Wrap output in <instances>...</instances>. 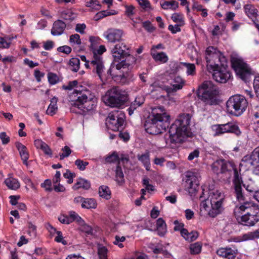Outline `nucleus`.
Instances as JSON below:
<instances>
[{
  "mask_svg": "<svg viewBox=\"0 0 259 259\" xmlns=\"http://www.w3.org/2000/svg\"><path fill=\"white\" fill-rule=\"evenodd\" d=\"M151 55L155 61H159L161 63H166L168 61V57L163 52L158 53L154 49H151Z\"/></svg>",
  "mask_w": 259,
  "mask_h": 259,
  "instance_id": "obj_25",
  "label": "nucleus"
},
{
  "mask_svg": "<svg viewBox=\"0 0 259 259\" xmlns=\"http://www.w3.org/2000/svg\"><path fill=\"white\" fill-rule=\"evenodd\" d=\"M75 164L79 170H84L85 169L86 166L89 164V162L84 161L80 159H78L75 160Z\"/></svg>",
  "mask_w": 259,
  "mask_h": 259,
  "instance_id": "obj_52",
  "label": "nucleus"
},
{
  "mask_svg": "<svg viewBox=\"0 0 259 259\" xmlns=\"http://www.w3.org/2000/svg\"><path fill=\"white\" fill-rule=\"evenodd\" d=\"M123 73L115 77V79L117 80H119V81L122 84L128 83L132 80L133 75L131 72L122 70Z\"/></svg>",
  "mask_w": 259,
  "mask_h": 259,
  "instance_id": "obj_28",
  "label": "nucleus"
},
{
  "mask_svg": "<svg viewBox=\"0 0 259 259\" xmlns=\"http://www.w3.org/2000/svg\"><path fill=\"white\" fill-rule=\"evenodd\" d=\"M218 255L227 258L233 259L235 257L234 251L231 248H221L217 251Z\"/></svg>",
  "mask_w": 259,
  "mask_h": 259,
  "instance_id": "obj_26",
  "label": "nucleus"
},
{
  "mask_svg": "<svg viewBox=\"0 0 259 259\" xmlns=\"http://www.w3.org/2000/svg\"><path fill=\"white\" fill-rule=\"evenodd\" d=\"M185 176V189L191 196L194 195L199 188L200 174L196 170L188 171Z\"/></svg>",
  "mask_w": 259,
  "mask_h": 259,
  "instance_id": "obj_13",
  "label": "nucleus"
},
{
  "mask_svg": "<svg viewBox=\"0 0 259 259\" xmlns=\"http://www.w3.org/2000/svg\"><path fill=\"white\" fill-rule=\"evenodd\" d=\"M208 198L210 203H223L225 196L224 194L219 190H210L209 193Z\"/></svg>",
  "mask_w": 259,
  "mask_h": 259,
  "instance_id": "obj_20",
  "label": "nucleus"
},
{
  "mask_svg": "<svg viewBox=\"0 0 259 259\" xmlns=\"http://www.w3.org/2000/svg\"><path fill=\"white\" fill-rule=\"evenodd\" d=\"M66 24L62 21L58 20L53 25L51 29V34L53 35H59L63 33Z\"/></svg>",
  "mask_w": 259,
  "mask_h": 259,
  "instance_id": "obj_22",
  "label": "nucleus"
},
{
  "mask_svg": "<svg viewBox=\"0 0 259 259\" xmlns=\"http://www.w3.org/2000/svg\"><path fill=\"white\" fill-rule=\"evenodd\" d=\"M105 160L107 162L114 163L116 161H118L119 157L117 154L115 152L113 153L112 154L107 156Z\"/></svg>",
  "mask_w": 259,
  "mask_h": 259,
  "instance_id": "obj_57",
  "label": "nucleus"
},
{
  "mask_svg": "<svg viewBox=\"0 0 259 259\" xmlns=\"http://www.w3.org/2000/svg\"><path fill=\"white\" fill-rule=\"evenodd\" d=\"M113 58L112 66H115L116 69L129 70L136 63L137 59L131 55L130 48L123 42L116 44L111 50Z\"/></svg>",
  "mask_w": 259,
  "mask_h": 259,
  "instance_id": "obj_4",
  "label": "nucleus"
},
{
  "mask_svg": "<svg viewBox=\"0 0 259 259\" xmlns=\"http://www.w3.org/2000/svg\"><path fill=\"white\" fill-rule=\"evenodd\" d=\"M48 78L49 82L52 84L57 83L59 80L58 76L53 73L50 72L48 74Z\"/></svg>",
  "mask_w": 259,
  "mask_h": 259,
  "instance_id": "obj_55",
  "label": "nucleus"
},
{
  "mask_svg": "<svg viewBox=\"0 0 259 259\" xmlns=\"http://www.w3.org/2000/svg\"><path fill=\"white\" fill-rule=\"evenodd\" d=\"M161 6L163 9L176 10L179 6V4L175 1H164L160 3Z\"/></svg>",
  "mask_w": 259,
  "mask_h": 259,
  "instance_id": "obj_36",
  "label": "nucleus"
},
{
  "mask_svg": "<svg viewBox=\"0 0 259 259\" xmlns=\"http://www.w3.org/2000/svg\"><path fill=\"white\" fill-rule=\"evenodd\" d=\"M201 245L198 242L191 244L190 246V252L192 254H197L199 253L201 250Z\"/></svg>",
  "mask_w": 259,
  "mask_h": 259,
  "instance_id": "obj_45",
  "label": "nucleus"
},
{
  "mask_svg": "<svg viewBox=\"0 0 259 259\" xmlns=\"http://www.w3.org/2000/svg\"><path fill=\"white\" fill-rule=\"evenodd\" d=\"M138 2L141 8L144 10L150 8V4L148 0H139Z\"/></svg>",
  "mask_w": 259,
  "mask_h": 259,
  "instance_id": "obj_64",
  "label": "nucleus"
},
{
  "mask_svg": "<svg viewBox=\"0 0 259 259\" xmlns=\"http://www.w3.org/2000/svg\"><path fill=\"white\" fill-rule=\"evenodd\" d=\"M5 183L10 189L16 190L19 188L20 185L19 181L13 178H9L6 179Z\"/></svg>",
  "mask_w": 259,
  "mask_h": 259,
  "instance_id": "obj_34",
  "label": "nucleus"
},
{
  "mask_svg": "<svg viewBox=\"0 0 259 259\" xmlns=\"http://www.w3.org/2000/svg\"><path fill=\"white\" fill-rule=\"evenodd\" d=\"M142 26L144 29L149 32H152L155 30V28L149 21L143 22Z\"/></svg>",
  "mask_w": 259,
  "mask_h": 259,
  "instance_id": "obj_54",
  "label": "nucleus"
},
{
  "mask_svg": "<svg viewBox=\"0 0 259 259\" xmlns=\"http://www.w3.org/2000/svg\"><path fill=\"white\" fill-rule=\"evenodd\" d=\"M207 195H208L207 193L205 194L204 191V190H203L202 192V194L199 197V199L201 201L200 206L201 208H204L205 210H207L208 206L207 204V202H209V198L208 197H207Z\"/></svg>",
  "mask_w": 259,
  "mask_h": 259,
  "instance_id": "obj_41",
  "label": "nucleus"
},
{
  "mask_svg": "<svg viewBox=\"0 0 259 259\" xmlns=\"http://www.w3.org/2000/svg\"><path fill=\"white\" fill-rule=\"evenodd\" d=\"M125 240V238L124 236L120 237L119 236L116 235L115 237V240L113 241V243L115 245H118L120 248H122L123 247V245L122 242H124Z\"/></svg>",
  "mask_w": 259,
  "mask_h": 259,
  "instance_id": "obj_58",
  "label": "nucleus"
},
{
  "mask_svg": "<svg viewBox=\"0 0 259 259\" xmlns=\"http://www.w3.org/2000/svg\"><path fill=\"white\" fill-rule=\"evenodd\" d=\"M125 118V114L122 111L115 110L109 114L106 124L108 128L113 131H119L123 128Z\"/></svg>",
  "mask_w": 259,
  "mask_h": 259,
  "instance_id": "obj_11",
  "label": "nucleus"
},
{
  "mask_svg": "<svg viewBox=\"0 0 259 259\" xmlns=\"http://www.w3.org/2000/svg\"><path fill=\"white\" fill-rule=\"evenodd\" d=\"M219 66L213 72L212 77L217 81L220 83H226L231 77L230 72L226 69V67Z\"/></svg>",
  "mask_w": 259,
  "mask_h": 259,
  "instance_id": "obj_16",
  "label": "nucleus"
},
{
  "mask_svg": "<svg viewBox=\"0 0 259 259\" xmlns=\"http://www.w3.org/2000/svg\"><path fill=\"white\" fill-rule=\"evenodd\" d=\"M97 206L96 200L94 198H84L81 207L83 208L92 209L96 208Z\"/></svg>",
  "mask_w": 259,
  "mask_h": 259,
  "instance_id": "obj_32",
  "label": "nucleus"
},
{
  "mask_svg": "<svg viewBox=\"0 0 259 259\" xmlns=\"http://www.w3.org/2000/svg\"><path fill=\"white\" fill-rule=\"evenodd\" d=\"M91 187V184L90 182L88 181L80 178L79 179L76 183L73 186V189L74 190H78L80 188H83L85 190L89 189Z\"/></svg>",
  "mask_w": 259,
  "mask_h": 259,
  "instance_id": "obj_31",
  "label": "nucleus"
},
{
  "mask_svg": "<svg viewBox=\"0 0 259 259\" xmlns=\"http://www.w3.org/2000/svg\"><path fill=\"white\" fill-rule=\"evenodd\" d=\"M211 169L217 175L228 174L231 175L232 171L234 172L233 183L234 187L236 197L240 199L241 195V184L243 183L240 174L238 171L235 164L232 161L220 159L215 161L211 165Z\"/></svg>",
  "mask_w": 259,
  "mask_h": 259,
  "instance_id": "obj_3",
  "label": "nucleus"
},
{
  "mask_svg": "<svg viewBox=\"0 0 259 259\" xmlns=\"http://www.w3.org/2000/svg\"><path fill=\"white\" fill-rule=\"evenodd\" d=\"M171 18L174 22L179 24V25H184L185 24L184 15L181 13H174L172 15Z\"/></svg>",
  "mask_w": 259,
  "mask_h": 259,
  "instance_id": "obj_42",
  "label": "nucleus"
},
{
  "mask_svg": "<svg viewBox=\"0 0 259 259\" xmlns=\"http://www.w3.org/2000/svg\"><path fill=\"white\" fill-rule=\"evenodd\" d=\"M191 116L189 114L180 115L169 129V140L171 143H181L192 133L190 128Z\"/></svg>",
  "mask_w": 259,
  "mask_h": 259,
  "instance_id": "obj_1",
  "label": "nucleus"
},
{
  "mask_svg": "<svg viewBox=\"0 0 259 259\" xmlns=\"http://www.w3.org/2000/svg\"><path fill=\"white\" fill-rule=\"evenodd\" d=\"M80 65V60L77 58H71L68 63V68L70 70L74 72H76L79 68Z\"/></svg>",
  "mask_w": 259,
  "mask_h": 259,
  "instance_id": "obj_38",
  "label": "nucleus"
},
{
  "mask_svg": "<svg viewBox=\"0 0 259 259\" xmlns=\"http://www.w3.org/2000/svg\"><path fill=\"white\" fill-rule=\"evenodd\" d=\"M255 155L258 157L259 160V150H258L255 151L253 155H251L250 157H244L242 159V161H246L248 164L251 165H253L254 164V163L252 159L255 158Z\"/></svg>",
  "mask_w": 259,
  "mask_h": 259,
  "instance_id": "obj_48",
  "label": "nucleus"
},
{
  "mask_svg": "<svg viewBox=\"0 0 259 259\" xmlns=\"http://www.w3.org/2000/svg\"><path fill=\"white\" fill-rule=\"evenodd\" d=\"M85 6L87 7L91 8L92 9L96 10H99L101 8V5L98 0H91L89 2H86Z\"/></svg>",
  "mask_w": 259,
  "mask_h": 259,
  "instance_id": "obj_46",
  "label": "nucleus"
},
{
  "mask_svg": "<svg viewBox=\"0 0 259 259\" xmlns=\"http://www.w3.org/2000/svg\"><path fill=\"white\" fill-rule=\"evenodd\" d=\"M0 139L2 141V144L6 145L10 141V137L7 136L6 132H2L0 133Z\"/></svg>",
  "mask_w": 259,
  "mask_h": 259,
  "instance_id": "obj_60",
  "label": "nucleus"
},
{
  "mask_svg": "<svg viewBox=\"0 0 259 259\" xmlns=\"http://www.w3.org/2000/svg\"><path fill=\"white\" fill-rule=\"evenodd\" d=\"M89 67L92 69L93 72L96 73L101 80L103 79L105 67L102 60V57L94 53V56L92 58Z\"/></svg>",
  "mask_w": 259,
  "mask_h": 259,
  "instance_id": "obj_15",
  "label": "nucleus"
},
{
  "mask_svg": "<svg viewBox=\"0 0 259 259\" xmlns=\"http://www.w3.org/2000/svg\"><path fill=\"white\" fill-rule=\"evenodd\" d=\"M99 194L100 197L108 200L111 198V191L106 186H101L99 188Z\"/></svg>",
  "mask_w": 259,
  "mask_h": 259,
  "instance_id": "obj_35",
  "label": "nucleus"
},
{
  "mask_svg": "<svg viewBox=\"0 0 259 259\" xmlns=\"http://www.w3.org/2000/svg\"><path fill=\"white\" fill-rule=\"evenodd\" d=\"M248 102L245 97L240 95L231 96L226 103L227 111L235 116H240L246 110Z\"/></svg>",
  "mask_w": 259,
  "mask_h": 259,
  "instance_id": "obj_9",
  "label": "nucleus"
},
{
  "mask_svg": "<svg viewBox=\"0 0 259 259\" xmlns=\"http://www.w3.org/2000/svg\"><path fill=\"white\" fill-rule=\"evenodd\" d=\"M57 51L66 54H69L71 52V48L68 46H63L58 48Z\"/></svg>",
  "mask_w": 259,
  "mask_h": 259,
  "instance_id": "obj_63",
  "label": "nucleus"
},
{
  "mask_svg": "<svg viewBox=\"0 0 259 259\" xmlns=\"http://www.w3.org/2000/svg\"><path fill=\"white\" fill-rule=\"evenodd\" d=\"M78 83L77 80L69 81L67 85H64L62 88L65 90H71L74 87H76Z\"/></svg>",
  "mask_w": 259,
  "mask_h": 259,
  "instance_id": "obj_62",
  "label": "nucleus"
},
{
  "mask_svg": "<svg viewBox=\"0 0 259 259\" xmlns=\"http://www.w3.org/2000/svg\"><path fill=\"white\" fill-rule=\"evenodd\" d=\"M181 235L186 241L188 242L194 241L196 240L198 237V233L197 231L189 232L185 228H183L181 230Z\"/></svg>",
  "mask_w": 259,
  "mask_h": 259,
  "instance_id": "obj_24",
  "label": "nucleus"
},
{
  "mask_svg": "<svg viewBox=\"0 0 259 259\" xmlns=\"http://www.w3.org/2000/svg\"><path fill=\"white\" fill-rule=\"evenodd\" d=\"M57 98L53 97L51 100V103L49 106L48 109L47 110L46 113L48 115L51 116L55 114L57 110Z\"/></svg>",
  "mask_w": 259,
  "mask_h": 259,
  "instance_id": "obj_37",
  "label": "nucleus"
},
{
  "mask_svg": "<svg viewBox=\"0 0 259 259\" xmlns=\"http://www.w3.org/2000/svg\"><path fill=\"white\" fill-rule=\"evenodd\" d=\"M218 88L211 81H204L201 86L198 93L199 99L206 105H216L219 104Z\"/></svg>",
  "mask_w": 259,
  "mask_h": 259,
  "instance_id": "obj_7",
  "label": "nucleus"
},
{
  "mask_svg": "<svg viewBox=\"0 0 259 259\" xmlns=\"http://www.w3.org/2000/svg\"><path fill=\"white\" fill-rule=\"evenodd\" d=\"M244 11L247 16L250 18H255L257 15V10L254 6L250 4L244 6Z\"/></svg>",
  "mask_w": 259,
  "mask_h": 259,
  "instance_id": "obj_30",
  "label": "nucleus"
},
{
  "mask_svg": "<svg viewBox=\"0 0 259 259\" xmlns=\"http://www.w3.org/2000/svg\"><path fill=\"white\" fill-rule=\"evenodd\" d=\"M80 230L88 235L93 234V229L92 227L85 223L80 226Z\"/></svg>",
  "mask_w": 259,
  "mask_h": 259,
  "instance_id": "obj_50",
  "label": "nucleus"
},
{
  "mask_svg": "<svg viewBox=\"0 0 259 259\" xmlns=\"http://www.w3.org/2000/svg\"><path fill=\"white\" fill-rule=\"evenodd\" d=\"M116 181L118 184H122L124 182V174L120 166L118 165L115 169Z\"/></svg>",
  "mask_w": 259,
  "mask_h": 259,
  "instance_id": "obj_40",
  "label": "nucleus"
},
{
  "mask_svg": "<svg viewBox=\"0 0 259 259\" xmlns=\"http://www.w3.org/2000/svg\"><path fill=\"white\" fill-rule=\"evenodd\" d=\"M183 64L187 68V73L188 75H194L195 74L196 69L194 64L183 63Z\"/></svg>",
  "mask_w": 259,
  "mask_h": 259,
  "instance_id": "obj_47",
  "label": "nucleus"
},
{
  "mask_svg": "<svg viewBox=\"0 0 259 259\" xmlns=\"http://www.w3.org/2000/svg\"><path fill=\"white\" fill-rule=\"evenodd\" d=\"M71 107L72 112L81 113L80 111L75 110V108L85 113L92 110L95 108L97 103V98L94 94L88 89L83 90H75L71 95Z\"/></svg>",
  "mask_w": 259,
  "mask_h": 259,
  "instance_id": "obj_2",
  "label": "nucleus"
},
{
  "mask_svg": "<svg viewBox=\"0 0 259 259\" xmlns=\"http://www.w3.org/2000/svg\"><path fill=\"white\" fill-rule=\"evenodd\" d=\"M69 41L70 43H73L77 45H80L81 44L80 36L78 34H74L70 36Z\"/></svg>",
  "mask_w": 259,
  "mask_h": 259,
  "instance_id": "obj_53",
  "label": "nucleus"
},
{
  "mask_svg": "<svg viewBox=\"0 0 259 259\" xmlns=\"http://www.w3.org/2000/svg\"><path fill=\"white\" fill-rule=\"evenodd\" d=\"M231 62L236 75L242 80L247 81L253 74L250 67L242 58L237 56L232 57Z\"/></svg>",
  "mask_w": 259,
  "mask_h": 259,
  "instance_id": "obj_10",
  "label": "nucleus"
},
{
  "mask_svg": "<svg viewBox=\"0 0 259 259\" xmlns=\"http://www.w3.org/2000/svg\"><path fill=\"white\" fill-rule=\"evenodd\" d=\"M241 195L242 198L238 199L237 197L236 199L240 203V205L238 206H236L234 210V215H249V213L252 210L255 208L257 205L254 202L248 201L242 191L241 188Z\"/></svg>",
  "mask_w": 259,
  "mask_h": 259,
  "instance_id": "obj_14",
  "label": "nucleus"
},
{
  "mask_svg": "<svg viewBox=\"0 0 259 259\" xmlns=\"http://www.w3.org/2000/svg\"><path fill=\"white\" fill-rule=\"evenodd\" d=\"M144 102V99L142 97H137L135 98V101L132 102L130 107L127 109L130 115H131L134 113L138 107L141 106Z\"/></svg>",
  "mask_w": 259,
  "mask_h": 259,
  "instance_id": "obj_27",
  "label": "nucleus"
},
{
  "mask_svg": "<svg viewBox=\"0 0 259 259\" xmlns=\"http://www.w3.org/2000/svg\"><path fill=\"white\" fill-rule=\"evenodd\" d=\"M153 112L145 121L144 127L147 133L158 135L165 131L169 125V116L162 110Z\"/></svg>",
  "mask_w": 259,
  "mask_h": 259,
  "instance_id": "obj_5",
  "label": "nucleus"
},
{
  "mask_svg": "<svg viewBox=\"0 0 259 259\" xmlns=\"http://www.w3.org/2000/svg\"><path fill=\"white\" fill-rule=\"evenodd\" d=\"M102 100L107 106L120 108L128 101V95L125 90L115 87L106 92Z\"/></svg>",
  "mask_w": 259,
  "mask_h": 259,
  "instance_id": "obj_6",
  "label": "nucleus"
},
{
  "mask_svg": "<svg viewBox=\"0 0 259 259\" xmlns=\"http://www.w3.org/2000/svg\"><path fill=\"white\" fill-rule=\"evenodd\" d=\"M138 160L141 161L144 165L147 171L150 170V154L149 152H146L141 155L138 156Z\"/></svg>",
  "mask_w": 259,
  "mask_h": 259,
  "instance_id": "obj_29",
  "label": "nucleus"
},
{
  "mask_svg": "<svg viewBox=\"0 0 259 259\" xmlns=\"http://www.w3.org/2000/svg\"><path fill=\"white\" fill-rule=\"evenodd\" d=\"M214 136H220L225 133H232L237 137L241 136L242 132L237 124L234 122H228L225 124H214L212 126Z\"/></svg>",
  "mask_w": 259,
  "mask_h": 259,
  "instance_id": "obj_12",
  "label": "nucleus"
},
{
  "mask_svg": "<svg viewBox=\"0 0 259 259\" xmlns=\"http://www.w3.org/2000/svg\"><path fill=\"white\" fill-rule=\"evenodd\" d=\"M61 17L65 20H73L76 17V15L71 11L67 10L61 13Z\"/></svg>",
  "mask_w": 259,
  "mask_h": 259,
  "instance_id": "obj_44",
  "label": "nucleus"
},
{
  "mask_svg": "<svg viewBox=\"0 0 259 259\" xmlns=\"http://www.w3.org/2000/svg\"><path fill=\"white\" fill-rule=\"evenodd\" d=\"M173 82L174 83L172 87L162 85L160 87L162 90H165L167 93H172L182 89L184 84V81L179 76H176L174 79Z\"/></svg>",
  "mask_w": 259,
  "mask_h": 259,
  "instance_id": "obj_19",
  "label": "nucleus"
},
{
  "mask_svg": "<svg viewBox=\"0 0 259 259\" xmlns=\"http://www.w3.org/2000/svg\"><path fill=\"white\" fill-rule=\"evenodd\" d=\"M15 145L16 148L19 152L20 157L23 160V163L27 166V160L29 157V155L26 147L23 145L22 143L18 142H16Z\"/></svg>",
  "mask_w": 259,
  "mask_h": 259,
  "instance_id": "obj_21",
  "label": "nucleus"
},
{
  "mask_svg": "<svg viewBox=\"0 0 259 259\" xmlns=\"http://www.w3.org/2000/svg\"><path fill=\"white\" fill-rule=\"evenodd\" d=\"M61 151L62 153L59 155L60 160H63L64 158L68 157L72 152L70 148L67 146L63 147L61 149Z\"/></svg>",
  "mask_w": 259,
  "mask_h": 259,
  "instance_id": "obj_49",
  "label": "nucleus"
},
{
  "mask_svg": "<svg viewBox=\"0 0 259 259\" xmlns=\"http://www.w3.org/2000/svg\"><path fill=\"white\" fill-rule=\"evenodd\" d=\"M157 231L159 235L163 236L166 232V225L162 218H159L156 221Z\"/></svg>",
  "mask_w": 259,
  "mask_h": 259,
  "instance_id": "obj_33",
  "label": "nucleus"
},
{
  "mask_svg": "<svg viewBox=\"0 0 259 259\" xmlns=\"http://www.w3.org/2000/svg\"><path fill=\"white\" fill-rule=\"evenodd\" d=\"M211 208L208 210V215L211 218H214L221 214L224 210L223 203H210Z\"/></svg>",
  "mask_w": 259,
  "mask_h": 259,
  "instance_id": "obj_23",
  "label": "nucleus"
},
{
  "mask_svg": "<svg viewBox=\"0 0 259 259\" xmlns=\"http://www.w3.org/2000/svg\"><path fill=\"white\" fill-rule=\"evenodd\" d=\"M205 55L207 68L209 71L215 70L219 66H227L226 58L217 48L212 46L208 47L206 50Z\"/></svg>",
  "mask_w": 259,
  "mask_h": 259,
  "instance_id": "obj_8",
  "label": "nucleus"
},
{
  "mask_svg": "<svg viewBox=\"0 0 259 259\" xmlns=\"http://www.w3.org/2000/svg\"><path fill=\"white\" fill-rule=\"evenodd\" d=\"M57 236L55 237V240L57 242H61L63 245L67 244V241L63 239L61 232L57 231Z\"/></svg>",
  "mask_w": 259,
  "mask_h": 259,
  "instance_id": "obj_61",
  "label": "nucleus"
},
{
  "mask_svg": "<svg viewBox=\"0 0 259 259\" xmlns=\"http://www.w3.org/2000/svg\"><path fill=\"white\" fill-rule=\"evenodd\" d=\"M235 217L238 223L245 226H253L259 222V216L253 214L236 215Z\"/></svg>",
  "mask_w": 259,
  "mask_h": 259,
  "instance_id": "obj_17",
  "label": "nucleus"
},
{
  "mask_svg": "<svg viewBox=\"0 0 259 259\" xmlns=\"http://www.w3.org/2000/svg\"><path fill=\"white\" fill-rule=\"evenodd\" d=\"M253 88L255 91L256 97L259 99V75L255 76L254 79Z\"/></svg>",
  "mask_w": 259,
  "mask_h": 259,
  "instance_id": "obj_59",
  "label": "nucleus"
},
{
  "mask_svg": "<svg viewBox=\"0 0 259 259\" xmlns=\"http://www.w3.org/2000/svg\"><path fill=\"white\" fill-rule=\"evenodd\" d=\"M98 254L100 259H107V249L105 246L99 247L98 249Z\"/></svg>",
  "mask_w": 259,
  "mask_h": 259,
  "instance_id": "obj_56",
  "label": "nucleus"
},
{
  "mask_svg": "<svg viewBox=\"0 0 259 259\" xmlns=\"http://www.w3.org/2000/svg\"><path fill=\"white\" fill-rule=\"evenodd\" d=\"M112 11L109 12L107 10L100 11L96 14L95 19L98 20L108 16L116 15L117 13L115 11L112 10Z\"/></svg>",
  "mask_w": 259,
  "mask_h": 259,
  "instance_id": "obj_43",
  "label": "nucleus"
},
{
  "mask_svg": "<svg viewBox=\"0 0 259 259\" xmlns=\"http://www.w3.org/2000/svg\"><path fill=\"white\" fill-rule=\"evenodd\" d=\"M243 186L246 191L252 194V195L256 191L258 187L254 181L249 180L248 182L243 184Z\"/></svg>",
  "mask_w": 259,
  "mask_h": 259,
  "instance_id": "obj_39",
  "label": "nucleus"
},
{
  "mask_svg": "<svg viewBox=\"0 0 259 259\" xmlns=\"http://www.w3.org/2000/svg\"><path fill=\"white\" fill-rule=\"evenodd\" d=\"M123 32L120 29L109 28L104 33V37L109 42L114 43L121 40Z\"/></svg>",
  "mask_w": 259,
  "mask_h": 259,
  "instance_id": "obj_18",
  "label": "nucleus"
},
{
  "mask_svg": "<svg viewBox=\"0 0 259 259\" xmlns=\"http://www.w3.org/2000/svg\"><path fill=\"white\" fill-rule=\"evenodd\" d=\"M259 238V228L254 232H250L246 233L245 236V239L254 240Z\"/></svg>",
  "mask_w": 259,
  "mask_h": 259,
  "instance_id": "obj_51",
  "label": "nucleus"
}]
</instances>
